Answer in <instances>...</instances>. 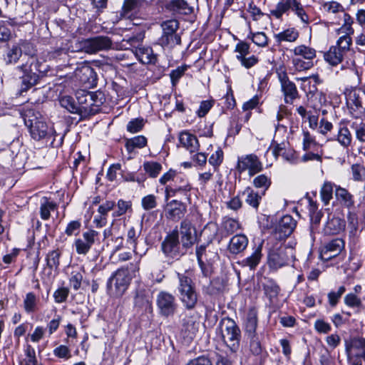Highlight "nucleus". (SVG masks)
<instances>
[{
  "instance_id": "1",
  "label": "nucleus",
  "mask_w": 365,
  "mask_h": 365,
  "mask_svg": "<svg viewBox=\"0 0 365 365\" xmlns=\"http://www.w3.org/2000/svg\"><path fill=\"white\" fill-rule=\"evenodd\" d=\"M139 266L137 263H130L114 272L107 282L108 294L112 297H121L127 290L132 279L136 277Z\"/></svg>"
},
{
  "instance_id": "2",
  "label": "nucleus",
  "mask_w": 365,
  "mask_h": 365,
  "mask_svg": "<svg viewBox=\"0 0 365 365\" xmlns=\"http://www.w3.org/2000/svg\"><path fill=\"white\" fill-rule=\"evenodd\" d=\"M35 114L33 110H28L24 115V123L29 130L31 138L36 140H43L54 147L56 132L52 126H48L43 119Z\"/></svg>"
},
{
  "instance_id": "3",
  "label": "nucleus",
  "mask_w": 365,
  "mask_h": 365,
  "mask_svg": "<svg viewBox=\"0 0 365 365\" xmlns=\"http://www.w3.org/2000/svg\"><path fill=\"white\" fill-rule=\"evenodd\" d=\"M16 70L23 73L21 76L22 81L20 88V94L22 95L37 83L39 73H44L46 69L36 56H31L24 64L18 66Z\"/></svg>"
},
{
  "instance_id": "4",
  "label": "nucleus",
  "mask_w": 365,
  "mask_h": 365,
  "mask_svg": "<svg viewBox=\"0 0 365 365\" xmlns=\"http://www.w3.org/2000/svg\"><path fill=\"white\" fill-rule=\"evenodd\" d=\"M178 284L177 289L179 299L187 309L195 308L197 302V294L192 279L185 274H177Z\"/></svg>"
},
{
  "instance_id": "5",
  "label": "nucleus",
  "mask_w": 365,
  "mask_h": 365,
  "mask_svg": "<svg viewBox=\"0 0 365 365\" xmlns=\"http://www.w3.org/2000/svg\"><path fill=\"white\" fill-rule=\"evenodd\" d=\"M220 333L223 342L232 352L240 347L241 331L234 320L227 318L220 322Z\"/></svg>"
},
{
  "instance_id": "6",
  "label": "nucleus",
  "mask_w": 365,
  "mask_h": 365,
  "mask_svg": "<svg viewBox=\"0 0 365 365\" xmlns=\"http://www.w3.org/2000/svg\"><path fill=\"white\" fill-rule=\"evenodd\" d=\"M345 351L349 365H362L365 360V339L352 336L344 341Z\"/></svg>"
},
{
  "instance_id": "7",
  "label": "nucleus",
  "mask_w": 365,
  "mask_h": 365,
  "mask_svg": "<svg viewBox=\"0 0 365 365\" xmlns=\"http://www.w3.org/2000/svg\"><path fill=\"white\" fill-rule=\"evenodd\" d=\"M76 44L78 51L93 54L110 49L112 46V40L106 36H98L78 41Z\"/></svg>"
},
{
  "instance_id": "8",
  "label": "nucleus",
  "mask_w": 365,
  "mask_h": 365,
  "mask_svg": "<svg viewBox=\"0 0 365 365\" xmlns=\"http://www.w3.org/2000/svg\"><path fill=\"white\" fill-rule=\"evenodd\" d=\"M163 35L160 38L161 45L174 46L180 44V36L176 33L179 27L176 20H168L162 23Z\"/></svg>"
},
{
  "instance_id": "9",
  "label": "nucleus",
  "mask_w": 365,
  "mask_h": 365,
  "mask_svg": "<svg viewBox=\"0 0 365 365\" xmlns=\"http://www.w3.org/2000/svg\"><path fill=\"white\" fill-rule=\"evenodd\" d=\"M191 189L192 186L187 178L182 175L178 174V176L175 177L173 183H170L166 186L165 197L168 199L170 197L180 195L189 199Z\"/></svg>"
},
{
  "instance_id": "10",
  "label": "nucleus",
  "mask_w": 365,
  "mask_h": 365,
  "mask_svg": "<svg viewBox=\"0 0 365 365\" xmlns=\"http://www.w3.org/2000/svg\"><path fill=\"white\" fill-rule=\"evenodd\" d=\"M289 258L286 248L278 242L273 247L269 249L268 264L273 269H278L288 264Z\"/></svg>"
},
{
  "instance_id": "11",
  "label": "nucleus",
  "mask_w": 365,
  "mask_h": 365,
  "mask_svg": "<svg viewBox=\"0 0 365 365\" xmlns=\"http://www.w3.org/2000/svg\"><path fill=\"white\" fill-rule=\"evenodd\" d=\"M156 304L160 314L164 317L173 315L178 307L175 297L165 291L158 293Z\"/></svg>"
},
{
  "instance_id": "12",
  "label": "nucleus",
  "mask_w": 365,
  "mask_h": 365,
  "mask_svg": "<svg viewBox=\"0 0 365 365\" xmlns=\"http://www.w3.org/2000/svg\"><path fill=\"white\" fill-rule=\"evenodd\" d=\"M237 169L240 173L248 170L249 175L253 176L262 170V164L256 155L250 154L238 158Z\"/></svg>"
},
{
  "instance_id": "13",
  "label": "nucleus",
  "mask_w": 365,
  "mask_h": 365,
  "mask_svg": "<svg viewBox=\"0 0 365 365\" xmlns=\"http://www.w3.org/2000/svg\"><path fill=\"white\" fill-rule=\"evenodd\" d=\"M98 237V232L93 230L84 232L82 237L74 241L76 251L78 255H86L95 244Z\"/></svg>"
},
{
  "instance_id": "14",
  "label": "nucleus",
  "mask_w": 365,
  "mask_h": 365,
  "mask_svg": "<svg viewBox=\"0 0 365 365\" xmlns=\"http://www.w3.org/2000/svg\"><path fill=\"white\" fill-rule=\"evenodd\" d=\"M296 227V221L291 215L283 216L277 225L271 239L282 241L289 236Z\"/></svg>"
},
{
  "instance_id": "15",
  "label": "nucleus",
  "mask_w": 365,
  "mask_h": 365,
  "mask_svg": "<svg viewBox=\"0 0 365 365\" xmlns=\"http://www.w3.org/2000/svg\"><path fill=\"white\" fill-rule=\"evenodd\" d=\"M344 95L348 106L356 109L365 108V91L358 87L347 88Z\"/></svg>"
},
{
  "instance_id": "16",
  "label": "nucleus",
  "mask_w": 365,
  "mask_h": 365,
  "mask_svg": "<svg viewBox=\"0 0 365 365\" xmlns=\"http://www.w3.org/2000/svg\"><path fill=\"white\" fill-rule=\"evenodd\" d=\"M180 235L181 243L183 247L188 248L194 245L196 241L195 227L188 220H183L178 230V236Z\"/></svg>"
},
{
  "instance_id": "17",
  "label": "nucleus",
  "mask_w": 365,
  "mask_h": 365,
  "mask_svg": "<svg viewBox=\"0 0 365 365\" xmlns=\"http://www.w3.org/2000/svg\"><path fill=\"white\" fill-rule=\"evenodd\" d=\"M278 78L281 84V89L284 96L286 103H292L298 98V91L295 84L291 81L285 72L278 73Z\"/></svg>"
},
{
  "instance_id": "18",
  "label": "nucleus",
  "mask_w": 365,
  "mask_h": 365,
  "mask_svg": "<svg viewBox=\"0 0 365 365\" xmlns=\"http://www.w3.org/2000/svg\"><path fill=\"white\" fill-rule=\"evenodd\" d=\"M345 247V242L341 238H335L324 245L321 250V257L324 260H329L338 256Z\"/></svg>"
},
{
  "instance_id": "19",
  "label": "nucleus",
  "mask_w": 365,
  "mask_h": 365,
  "mask_svg": "<svg viewBox=\"0 0 365 365\" xmlns=\"http://www.w3.org/2000/svg\"><path fill=\"white\" fill-rule=\"evenodd\" d=\"M179 249L178 230L175 229L165 238L162 243V250L167 256L175 257L179 255Z\"/></svg>"
},
{
  "instance_id": "20",
  "label": "nucleus",
  "mask_w": 365,
  "mask_h": 365,
  "mask_svg": "<svg viewBox=\"0 0 365 365\" xmlns=\"http://www.w3.org/2000/svg\"><path fill=\"white\" fill-rule=\"evenodd\" d=\"M345 225L344 220L334 214H329L323 230L325 235H337L344 230Z\"/></svg>"
},
{
  "instance_id": "21",
  "label": "nucleus",
  "mask_w": 365,
  "mask_h": 365,
  "mask_svg": "<svg viewBox=\"0 0 365 365\" xmlns=\"http://www.w3.org/2000/svg\"><path fill=\"white\" fill-rule=\"evenodd\" d=\"M185 211V205L176 200L168 202L164 210L165 217L172 220L180 219L184 215Z\"/></svg>"
},
{
  "instance_id": "22",
  "label": "nucleus",
  "mask_w": 365,
  "mask_h": 365,
  "mask_svg": "<svg viewBox=\"0 0 365 365\" xmlns=\"http://www.w3.org/2000/svg\"><path fill=\"white\" fill-rule=\"evenodd\" d=\"M248 242V238L245 235H235L230 240L228 251L232 255L240 254L247 248Z\"/></svg>"
},
{
  "instance_id": "23",
  "label": "nucleus",
  "mask_w": 365,
  "mask_h": 365,
  "mask_svg": "<svg viewBox=\"0 0 365 365\" xmlns=\"http://www.w3.org/2000/svg\"><path fill=\"white\" fill-rule=\"evenodd\" d=\"M76 76L80 81L88 86L96 83V74L93 68L90 66L85 65L78 68L76 71Z\"/></svg>"
},
{
  "instance_id": "24",
  "label": "nucleus",
  "mask_w": 365,
  "mask_h": 365,
  "mask_svg": "<svg viewBox=\"0 0 365 365\" xmlns=\"http://www.w3.org/2000/svg\"><path fill=\"white\" fill-rule=\"evenodd\" d=\"M179 142L182 147L192 153L198 150L200 145L195 135L187 131L181 132L179 135Z\"/></svg>"
},
{
  "instance_id": "25",
  "label": "nucleus",
  "mask_w": 365,
  "mask_h": 365,
  "mask_svg": "<svg viewBox=\"0 0 365 365\" xmlns=\"http://www.w3.org/2000/svg\"><path fill=\"white\" fill-rule=\"evenodd\" d=\"M77 99L78 103L81 105L82 108L87 110L93 106H98L102 103L101 100H97V96L94 93L81 91L77 93Z\"/></svg>"
},
{
  "instance_id": "26",
  "label": "nucleus",
  "mask_w": 365,
  "mask_h": 365,
  "mask_svg": "<svg viewBox=\"0 0 365 365\" xmlns=\"http://www.w3.org/2000/svg\"><path fill=\"white\" fill-rule=\"evenodd\" d=\"M345 55V53L339 49V47L331 46L329 49L324 53V58L326 62L334 66L342 62Z\"/></svg>"
},
{
  "instance_id": "27",
  "label": "nucleus",
  "mask_w": 365,
  "mask_h": 365,
  "mask_svg": "<svg viewBox=\"0 0 365 365\" xmlns=\"http://www.w3.org/2000/svg\"><path fill=\"white\" fill-rule=\"evenodd\" d=\"M135 54L138 60L144 63H155L157 56L154 54L152 48L150 47H138L135 50Z\"/></svg>"
},
{
  "instance_id": "28",
  "label": "nucleus",
  "mask_w": 365,
  "mask_h": 365,
  "mask_svg": "<svg viewBox=\"0 0 365 365\" xmlns=\"http://www.w3.org/2000/svg\"><path fill=\"white\" fill-rule=\"evenodd\" d=\"M263 195L264 192L259 193L249 187L245 188L242 192V197L245 198L246 203L255 209L258 208Z\"/></svg>"
},
{
  "instance_id": "29",
  "label": "nucleus",
  "mask_w": 365,
  "mask_h": 365,
  "mask_svg": "<svg viewBox=\"0 0 365 365\" xmlns=\"http://www.w3.org/2000/svg\"><path fill=\"white\" fill-rule=\"evenodd\" d=\"M299 36V33L295 28H289L274 35L278 43H281L283 41L294 43L298 39Z\"/></svg>"
},
{
  "instance_id": "30",
  "label": "nucleus",
  "mask_w": 365,
  "mask_h": 365,
  "mask_svg": "<svg viewBox=\"0 0 365 365\" xmlns=\"http://www.w3.org/2000/svg\"><path fill=\"white\" fill-rule=\"evenodd\" d=\"M291 52L294 56L311 61L315 58L317 55V51L314 48L307 46L304 44L295 46L293 49L291 50Z\"/></svg>"
},
{
  "instance_id": "31",
  "label": "nucleus",
  "mask_w": 365,
  "mask_h": 365,
  "mask_svg": "<svg viewBox=\"0 0 365 365\" xmlns=\"http://www.w3.org/2000/svg\"><path fill=\"white\" fill-rule=\"evenodd\" d=\"M257 312L255 309H250L247 314L245 327L247 336H254L257 327Z\"/></svg>"
},
{
  "instance_id": "32",
  "label": "nucleus",
  "mask_w": 365,
  "mask_h": 365,
  "mask_svg": "<svg viewBox=\"0 0 365 365\" xmlns=\"http://www.w3.org/2000/svg\"><path fill=\"white\" fill-rule=\"evenodd\" d=\"M262 243H261L258 247L255 250L253 253L248 257L242 259L240 264L242 267H248L251 269H255V267L259 264L261 258H262Z\"/></svg>"
},
{
  "instance_id": "33",
  "label": "nucleus",
  "mask_w": 365,
  "mask_h": 365,
  "mask_svg": "<svg viewBox=\"0 0 365 365\" xmlns=\"http://www.w3.org/2000/svg\"><path fill=\"white\" fill-rule=\"evenodd\" d=\"M141 4L142 0H125L120 14L121 16L128 19L131 18L133 14L139 9Z\"/></svg>"
},
{
  "instance_id": "34",
  "label": "nucleus",
  "mask_w": 365,
  "mask_h": 365,
  "mask_svg": "<svg viewBox=\"0 0 365 365\" xmlns=\"http://www.w3.org/2000/svg\"><path fill=\"white\" fill-rule=\"evenodd\" d=\"M58 205L56 202L49 200L46 197H43L41 200L40 216L43 220H48L51 216V212L56 210Z\"/></svg>"
},
{
  "instance_id": "35",
  "label": "nucleus",
  "mask_w": 365,
  "mask_h": 365,
  "mask_svg": "<svg viewBox=\"0 0 365 365\" xmlns=\"http://www.w3.org/2000/svg\"><path fill=\"white\" fill-rule=\"evenodd\" d=\"M335 195L336 199L346 207H350L354 205V197L353 195L345 188L339 186L336 187Z\"/></svg>"
},
{
  "instance_id": "36",
  "label": "nucleus",
  "mask_w": 365,
  "mask_h": 365,
  "mask_svg": "<svg viewBox=\"0 0 365 365\" xmlns=\"http://www.w3.org/2000/svg\"><path fill=\"white\" fill-rule=\"evenodd\" d=\"M199 323L195 322L192 317H186L182 320V331L185 332L187 337L192 339L198 331Z\"/></svg>"
},
{
  "instance_id": "37",
  "label": "nucleus",
  "mask_w": 365,
  "mask_h": 365,
  "mask_svg": "<svg viewBox=\"0 0 365 365\" xmlns=\"http://www.w3.org/2000/svg\"><path fill=\"white\" fill-rule=\"evenodd\" d=\"M38 297L34 292H28L23 301L24 309L27 314L34 313L38 309Z\"/></svg>"
},
{
  "instance_id": "38",
  "label": "nucleus",
  "mask_w": 365,
  "mask_h": 365,
  "mask_svg": "<svg viewBox=\"0 0 365 365\" xmlns=\"http://www.w3.org/2000/svg\"><path fill=\"white\" fill-rule=\"evenodd\" d=\"M83 273L84 268L83 267H76L73 268L69 278V283L74 290L80 289L83 279Z\"/></svg>"
},
{
  "instance_id": "39",
  "label": "nucleus",
  "mask_w": 365,
  "mask_h": 365,
  "mask_svg": "<svg viewBox=\"0 0 365 365\" xmlns=\"http://www.w3.org/2000/svg\"><path fill=\"white\" fill-rule=\"evenodd\" d=\"M146 145V138L143 135H138L132 138L126 139L125 146L128 153H132L135 149L144 148Z\"/></svg>"
},
{
  "instance_id": "40",
  "label": "nucleus",
  "mask_w": 365,
  "mask_h": 365,
  "mask_svg": "<svg viewBox=\"0 0 365 365\" xmlns=\"http://www.w3.org/2000/svg\"><path fill=\"white\" fill-rule=\"evenodd\" d=\"M297 0H285L279 1L276 9L271 11V14L274 16L277 19H280L283 14L287 12L289 9H293L294 4H296Z\"/></svg>"
},
{
  "instance_id": "41",
  "label": "nucleus",
  "mask_w": 365,
  "mask_h": 365,
  "mask_svg": "<svg viewBox=\"0 0 365 365\" xmlns=\"http://www.w3.org/2000/svg\"><path fill=\"white\" fill-rule=\"evenodd\" d=\"M22 55L21 48L18 44H14L8 48L4 56V61L7 64L15 63Z\"/></svg>"
},
{
  "instance_id": "42",
  "label": "nucleus",
  "mask_w": 365,
  "mask_h": 365,
  "mask_svg": "<svg viewBox=\"0 0 365 365\" xmlns=\"http://www.w3.org/2000/svg\"><path fill=\"white\" fill-rule=\"evenodd\" d=\"M61 107L66 109L71 113H77L81 110V108L76 103L74 98L69 96H61L59 99Z\"/></svg>"
},
{
  "instance_id": "43",
  "label": "nucleus",
  "mask_w": 365,
  "mask_h": 365,
  "mask_svg": "<svg viewBox=\"0 0 365 365\" xmlns=\"http://www.w3.org/2000/svg\"><path fill=\"white\" fill-rule=\"evenodd\" d=\"M170 6L174 11L185 15L190 14L193 11L185 0H172Z\"/></svg>"
},
{
  "instance_id": "44",
  "label": "nucleus",
  "mask_w": 365,
  "mask_h": 365,
  "mask_svg": "<svg viewBox=\"0 0 365 365\" xmlns=\"http://www.w3.org/2000/svg\"><path fill=\"white\" fill-rule=\"evenodd\" d=\"M140 231L137 230L136 229H135V227H131L130 228H129V230H128V232H127V243L130 244L132 246L133 252L136 255L143 256L145 254V252H138V249H137V246H136L137 240H138V237L140 236Z\"/></svg>"
},
{
  "instance_id": "45",
  "label": "nucleus",
  "mask_w": 365,
  "mask_h": 365,
  "mask_svg": "<svg viewBox=\"0 0 365 365\" xmlns=\"http://www.w3.org/2000/svg\"><path fill=\"white\" fill-rule=\"evenodd\" d=\"M143 169L150 178H155L162 170V165L158 162L147 161L143 163Z\"/></svg>"
},
{
  "instance_id": "46",
  "label": "nucleus",
  "mask_w": 365,
  "mask_h": 365,
  "mask_svg": "<svg viewBox=\"0 0 365 365\" xmlns=\"http://www.w3.org/2000/svg\"><path fill=\"white\" fill-rule=\"evenodd\" d=\"M292 63L296 71H303L311 68L313 66V62L302 58L297 56L292 58Z\"/></svg>"
},
{
  "instance_id": "47",
  "label": "nucleus",
  "mask_w": 365,
  "mask_h": 365,
  "mask_svg": "<svg viewBox=\"0 0 365 365\" xmlns=\"http://www.w3.org/2000/svg\"><path fill=\"white\" fill-rule=\"evenodd\" d=\"M241 228L239 222L232 218L225 219L222 224V229L227 235L232 234Z\"/></svg>"
},
{
  "instance_id": "48",
  "label": "nucleus",
  "mask_w": 365,
  "mask_h": 365,
  "mask_svg": "<svg viewBox=\"0 0 365 365\" xmlns=\"http://www.w3.org/2000/svg\"><path fill=\"white\" fill-rule=\"evenodd\" d=\"M351 139V133L346 127L343 126L339 129L337 140L342 146L345 148L349 146Z\"/></svg>"
},
{
  "instance_id": "49",
  "label": "nucleus",
  "mask_w": 365,
  "mask_h": 365,
  "mask_svg": "<svg viewBox=\"0 0 365 365\" xmlns=\"http://www.w3.org/2000/svg\"><path fill=\"white\" fill-rule=\"evenodd\" d=\"M334 185L330 182H325L320 190V196L322 202L327 205L332 198Z\"/></svg>"
},
{
  "instance_id": "50",
  "label": "nucleus",
  "mask_w": 365,
  "mask_h": 365,
  "mask_svg": "<svg viewBox=\"0 0 365 365\" xmlns=\"http://www.w3.org/2000/svg\"><path fill=\"white\" fill-rule=\"evenodd\" d=\"M263 288L265 294L269 296V298L277 297L279 292V286L274 280L270 279L265 280L263 283Z\"/></svg>"
},
{
  "instance_id": "51",
  "label": "nucleus",
  "mask_w": 365,
  "mask_h": 365,
  "mask_svg": "<svg viewBox=\"0 0 365 365\" xmlns=\"http://www.w3.org/2000/svg\"><path fill=\"white\" fill-rule=\"evenodd\" d=\"M61 253L58 250H52L46 256V264L50 269H57L59 266Z\"/></svg>"
},
{
  "instance_id": "52",
  "label": "nucleus",
  "mask_w": 365,
  "mask_h": 365,
  "mask_svg": "<svg viewBox=\"0 0 365 365\" xmlns=\"http://www.w3.org/2000/svg\"><path fill=\"white\" fill-rule=\"evenodd\" d=\"M351 44V36H349L348 35H341L337 39L335 46L339 47V49H340L341 52L346 54V53L350 50Z\"/></svg>"
},
{
  "instance_id": "53",
  "label": "nucleus",
  "mask_w": 365,
  "mask_h": 365,
  "mask_svg": "<svg viewBox=\"0 0 365 365\" xmlns=\"http://www.w3.org/2000/svg\"><path fill=\"white\" fill-rule=\"evenodd\" d=\"M253 185L257 188L263 189L262 192L264 193L271 185V180L266 175L261 174L254 178Z\"/></svg>"
},
{
  "instance_id": "54",
  "label": "nucleus",
  "mask_w": 365,
  "mask_h": 365,
  "mask_svg": "<svg viewBox=\"0 0 365 365\" xmlns=\"http://www.w3.org/2000/svg\"><path fill=\"white\" fill-rule=\"evenodd\" d=\"M353 180L355 181L365 180V167L359 163L353 164L351 167Z\"/></svg>"
},
{
  "instance_id": "55",
  "label": "nucleus",
  "mask_w": 365,
  "mask_h": 365,
  "mask_svg": "<svg viewBox=\"0 0 365 365\" xmlns=\"http://www.w3.org/2000/svg\"><path fill=\"white\" fill-rule=\"evenodd\" d=\"M223 289V284L220 279H215L212 280L207 287L205 288V292L210 295H216L220 293Z\"/></svg>"
},
{
  "instance_id": "56",
  "label": "nucleus",
  "mask_w": 365,
  "mask_h": 365,
  "mask_svg": "<svg viewBox=\"0 0 365 365\" xmlns=\"http://www.w3.org/2000/svg\"><path fill=\"white\" fill-rule=\"evenodd\" d=\"M144 126L143 118H135L128 122L127 130L130 133H135L140 131Z\"/></svg>"
},
{
  "instance_id": "57",
  "label": "nucleus",
  "mask_w": 365,
  "mask_h": 365,
  "mask_svg": "<svg viewBox=\"0 0 365 365\" xmlns=\"http://www.w3.org/2000/svg\"><path fill=\"white\" fill-rule=\"evenodd\" d=\"M131 208V202L119 200L117 203V209L113 212V217H120L127 212L128 210Z\"/></svg>"
},
{
  "instance_id": "58",
  "label": "nucleus",
  "mask_w": 365,
  "mask_h": 365,
  "mask_svg": "<svg viewBox=\"0 0 365 365\" xmlns=\"http://www.w3.org/2000/svg\"><path fill=\"white\" fill-rule=\"evenodd\" d=\"M223 160V151L221 148L217 150L212 154L209 158V163L214 167V170H216L220 165Z\"/></svg>"
},
{
  "instance_id": "59",
  "label": "nucleus",
  "mask_w": 365,
  "mask_h": 365,
  "mask_svg": "<svg viewBox=\"0 0 365 365\" xmlns=\"http://www.w3.org/2000/svg\"><path fill=\"white\" fill-rule=\"evenodd\" d=\"M292 11L304 24H308L309 23V18L308 15L305 12L303 6L299 1H297V0L296 1V4H294Z\"/></svg>"
},
{
  "instance_id": "60",
  "label": "nucleus",
  "mask_w": 365,
  "mask_h": 365,
  "mask_svg": "<svg viewBox=\"0 0 365 365\" xmlns=\"http://www.w3.org/2000/svg\"><path fill=\"white\" fill-rule=\"evenodd\" d=\"M141 204L145 210L154 209L157 206L156 197L154 195H148L143 197Z\"/></svg>"
},
{
  "instance_id": "61",
  "label": "nucleus",
  "mask_w": 365,
  "mask_h": 365,
  "mask_svg": "<svg viewBox=\"0 0 365 365\" xmlns=\"http://www.w3.org/2000/svg\"><path fill=\"white\" fill-rule=\"evenodd\" d=\"M237 59L240 61L241 65L246 68H250L256 65L259 60L258 58L254 55L249 57H242L241 56H236Z\"/></svg>"
},
{
  "instance_id": "62",
  "label": "nucleus",
  "mask_w": 365,
  "mask_h": 365,
  "mask_svg": "<svg viewBox=\"0 0 365 365\" xmlns=\"http://www.w3.org/2000/svg\"><path fill=\"white\" fill-rule=\"evenodd\" d=\"M252 41L259 47H264L268 43V38L264 32H257L252 34Z\"/></svg>"
},
{
  "instance_id": "63",
  "label": "nucleus",
  "mask_w": 365,
  "mask_h": 365,
  "mask_svg": "<svg viewBox=\"0 0 365 365\" xmlns=\"http://www.w3.org/2000/svg\"><path fill=\"white\" fill-rule=\"evenodd\" d=\"M69 294V290L66 287H61L53 293V298L56 303H63L66 301Z\"/></svg>"
},
{
  "instance_id": "64",
  "label": "nucleus",
  "mask_w": 365,
  "mask_h": 365,
  "mask_svg": "<svg viewBox=\"0 0 365 365\" xmlns=\"http://www.w3.org/2000/svg\"><path fill=\"white\" fill-rule=\"evenodd\" d=\"M53 354L58 358L68 359L71 357L69 348L65 345H60L53 349Z\"/></svg>"
}]
</instances>
